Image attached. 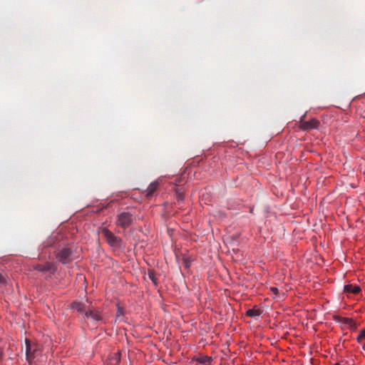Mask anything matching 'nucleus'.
Returning <instances> with one entry per match:
<instances>
[{"label":"nucleus","mask_w":365,"mask_h":365,"mask_svg":"<svg viewBox=\"0 0 365 365\" xmlns=\"http://www.w3.org/2000/svg\"><path fill=\"white\" fill-rule=\"evenodd\" d=\"M135 217L129 212H123L118 215L117 225L122 228H128L133 222Z\"/></svg>","instance_id":"obj_3"},{"label":"nucleus","mask_w":365,"mask_h":365,"mask_svg":"<svg viewBox=\"0 0 365 365\" xmlns=\"http://www.w3.org/2000/svg\"><path fill=\"white\" fill-rule=\"evenodd\" d=\"M270 290H271V292H272L273 294H274L275 295H277V294L279 293V290H278V289H277V287H271V288H270Z\"/></svg>","instance_id":"obj_16"},{"label":"nucleus","mask_w":365,"mask_h":365,"mask_svg":"<svg viewBox=\"0 0 365 365\" xmlns=\"http://www.w3.org/2000/svg\"><path fill=\"white\" fill-rule=\"evenodd\" d=\"M356 340L359 344H365V329L360 331L359 334L356 336Z\"/></svg>","instance_id":"obj_12"},{"label":"nucleus","mask_w":365,"mask_h":365,"mask_svg":"<svg viewBox=\"0 0 365 365\" xmlns=\"http://www.w3.org/2000/svg\"><path fill=\"white\" fill-rule=\"evenodd\" d=\"M0 284H6V279H5L4 277L1 273H0Z\"/></svg>","instance_id":"obj_17"},{"label":"nucleus","mask_w":365,"mask_h":365,"mask_svg":"<svg viewBox=\"0 0 365 365\" xmlns=\"http://www.w3.org/2000/svg\"><path fill=\"white\" fill-rule=\"evenodd\" d=\"M305 115L302 116L299 120V128L303 130H309L311 129L318 128L319 126V121L316 118H312L310 120H304L303 118Z\"/></svg>","instance_id":"obj_5"},{"label":"nucleus","mask_w":365,"mask_h":365,"mask_svg":"<svg viewBox=\"0 0 365 365\" xmlns=\"http://www.w3.org/2000/svg\"><path fill=\"white\" fill-rule=\"evenodd\" d=\"M344 291L346 293H352L356 294L360 292L361 288L357 285L349 284L344 286Z\"/></svg>","instance_id":"obj_10"},{"label":"nucleus","mask_w":365,"mask_h":365,"mask_svg":"<svg viewBox=\"0 0 365 365\" xmlns=\"http://www.w3.org/2000/svg\"><path fill=\"white\" fill-rule=\"evenodd\" d=\"M341 322L344 324L349 325L350 327H355L356 326L355 322L350 318H341Z\"/></svg>","instance_id":"obj_13"},{"label":"nucleus","mask_w":365,"mask_h":365,"mask_svg":"<svg viewBox=\"0 0 365 365\" xmlns=\"http://www.w3.org/2000/svg\"><path fill=\"white\" fill-rule=\"evenodd\" d=\"M26 356L29 364H31L36 356V354L40 351V346L38 344H31L29 339H26Z\"/></svg>","instance_id":"obj_2"},{"label":"nucleus","mask_w":365,"mask_h":365,"mask_svg":"<svg viewBox=\"0 0 365 365\" xmlns=\"http://www.w3.org/2000/svg\"><path fill=\"white\" fill-rule=\"evenodd\" d=\"M148 277L155 284L156 283V278L155 277V273L153 271H148Z\"/></svg>","instance_id":"obj_15"},{"label":"nucleus","mask_w":365,"mask_h":365,"mask_svg":"<svg viewBox=\"0 0 365 365\" xmlns=\"http://www.w3.org/2000/svg\"><path fill=\"white\" fill-rule=\"evenodd\" d=\"M334 365H339V364H335Z\"/></svg>","instance_id":"obj_18"},{"label":"nucleus","mask_w":365,"mask_h":365,"mask_svg":"<svg viewBox=\"0 0 365 365\" xmlns=\"http://www.w3.org/2000/svg\"><path fill=\"white\" fill-rule=\"evenodd\" d=\"M71 309L77 312H79L85 316V312H87L88 308L86 307V305L81 302H73L71 306Z\"/></svg>","instance_id":"obj_8"},{"label":"nucleus","mask_w":365,"mask_h":365,"mask_svg":"<svg viewBox=\"0 0 365 365\" xmlns=\"http://www.w3.org/2000/svg\"><path fill=\"white\" fill-rule=\"evenodd\" d=\"M176 198L178 201H182L184 199V193L181 190H178L175 192Z\"/></svg>","instance_id":"obj_14"},{"label":"nucleus","mask_w":365,"mask_h":365,"mask_svg":"<svg viewBox=\"0 0 365 365\" xmlns=\"http://www.w3.org/2000/svg\"><path fill=\"white\" fill-rule=\"evenodd\" d=\"M84 317H90L95 322H103L100 312L92 309H88L87 312H85Z\"/></svg>","instance_id":"obj_7"},{"label":"nucleus","mask_w":365,"mask_h":365,"mask_svg":"<svg viewBox=\"0 0 365 365\" xmlns=\"http://www.w3.org/2000/svg\"><path fill=\"white\" fill-rule=\"evenodd\" d=\"M34 269L39 272H49L54 273L57 270V267L53 262H46L44 264H36Z\"/></svg>","instance_id":"obj_6"},{"label":"nucleus","mask_w":365,"mask_h":365,"mask_svg":"<svg viewBox=\"0 0 365 365\" xmlns=\"http://www.w3.org/2000/svg\"><path fill=\"white\" fill-rule=\"evenodd\" d=\"M55 256L59 262L66 264L77 259L78 254L73 247L66 246L56 250Z\"/></svg>","instance_id":"obj_1"},{"label":"nucleus","mask_w":365,"mask_h":365,"mask_svg":"<svg viewBox=\"0 0 365 365\" xmlns=\"http://www.w3.org/2000/svg\"><path fill=\"white\" fill-rule=\"evenodd\" d=\"M159 183L158 181H154L151 182L147 190L145 191V195L147 197H150L153 196L154 192L157 190L158 187Z\"/></svg>","instance_id":"obj_9"},{"label":"nucleus","mask_w":365,"mask_h":365,"mask_svg":"<svg viewBox=\"0 0 365 365\" xmlns=\"http://www.w3.org/2000/svg\"><path fill=\"white\" fill-rule=\"evenodd\" d=\"M102 235L106 238L107 242L112 247H119L121 243V239L116 237L111 231L107 228L102 230Z\"/></svg>","instance_id":"obj_4"},{"label":"nucleus","mask_w":365,"mask_h":365,"mask_svg":"<svg viewBox=\"0 0 365 365\" xmlns=\"http://www.w3.org/2000/svg\"><path fill=\"white\" fill-rule=\"evenodd\" d=\"M262 312L259 309L253 308L248 309L246 312V314L249 317H253L260 316Z\"/></svg>","instance_id":"obj_11"}]
</instances>
